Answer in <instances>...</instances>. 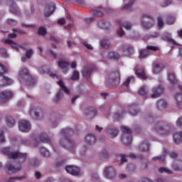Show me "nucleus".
Here are the masks:
<instances>
[{
    "label": "nucleus",
    "instance_id": "052dcab7",
    "mask_svg": "<svg viewBox=\"0 0 182 182\" xmlns=\"http://www.w3.org/2000/svg\"><path fill=\"white\" fill-rule=\"evenodd\" d=\"M118 157L120 159V164L122 165L124 163H127V159H126L127 156L123 154H119Z\"/></svg>",
    "mask_w": 182,
    "mask_h": 182
},
{
    "label": "nucleus",
    "instance_id": "a211bd4d",
    "mask_svg": "<svg viewBox=\"0 0 182 182\" xmlns=\"http://www.w3.org/2000/svg\"><path fill=\"white\" fill-rule=\"evenodd\" d=\"M105 133L110 139H114L119 134V130L116 128L107 127L105 129Z\"/></svg>",
    "mask_w": 182,
    "mask_h": 182
},
{
    "label": "nucleus",
    "instance_id": "f3484780",
    "mask_svg": "<svg viewBox=\"0 0 182 182\" xmlns=\"http://www.w3.org/2000/svg\"><path fill=\"white\" fill-rule=\"evenodd\" d=\"M58 65L60 69H61L63 73H67L68 70H69V63L66 61V60H60Z\"/></svg>",
    "mask_w": 182,
    "mask_h": 182
},
{
    "label": "nucleus",
    "instance_id": "e2e57ef3",
    "mask_svg": "<svg viewBox=\"0 0 182 182\" xmlns=\"http://www.w3.org/2000/svg\"><path fill=\"white\" fill-rule=\"evenodd\" d=\"M122 26L123 28L127 29V31H130V29H132V23L129 21H125L122 23Z\"/></svg>",
    "mask_w": 182,
    "mask_h": 182
},
{
    "label": "nucleus",
    "instance_id": "0eeeda50",
    "mask_svg": "<svg viewBox=\"0 0 182 182\" xmlns=\"http://www.w3.org/2000/svg\"><path fill=\"white\" fill-rule=\"evenodd\" d=\"M29 114L33 120H41L43 117V112L39 107L33 106L29 109Z\"/></svg>",
    "mask_w": 182,
    "mask_h": 182
},
{
    "label": "nucleus",
    "instance_id": "a18cd8bd",
    "mask_svg": "<svg viewBox=\"0 0 182 182\" xmlns=\"http://www.w3.org/2000/svg\"><path fill=\"white\" fill-rule=\"evenodd\" d=\"M149 168V161L147 159H142L140 164L141 170H146Z\"/></svg>",
    "mask_w": 182,
    "mask_h": 182
},
{
    "label": "nucleus",
    "instance_id": "680f3d73",
    "mask_svg": "<svg viewBox=\"0 0 182 182\" xmlns=\"http://www.w3.org/2000/svg\"><path fill=\"white\" fill-rule=\"evenodd\" d=\"M175 21L176 18L174 16H168L166 18V23H168V25H173Z\"/></svg>",
    "mask_w": 182,
    "mask_h": 182
},
{
    "label": "nucleus",
    "instance_id": "a19ab883",
    "mask_svg": "<svg viewBox=\"0 0 182 182\" xmlns=\"http://www.w3.org/2000/svg\"><path fill=\"white\" fill-rule=\"evenodd\" d=\"M136 165L133 164H129L127 166V172L129 173V174H133L134 171H136Z\"/></svg>",
    "mask_w": 182,
    "mask_h": 182
},
{
    "label": "nucleus",
    "instance_id": "ddd939ff",
    "mask_svg": "<svg viewBox=\"0 0 182 182\" xmlns=\"http://www.w3.org/2000/svg\"><path fill=\"white\" fill-rule=\"evenodd\" d=\"M18 129L23 133H28L31 130V123L25 119H21L18 122Z\"/></svg>",
    "mask_w": 182,
    "mask_h": 182
},
{
    "label": "nucleus",
    "instance_id": "c9c22d12",
    "mask_svg": "<svg viewBox=\"0 0 182 182\" xmlns=\"http://www.w3.org/2000/svg\"><path fill=\"white\" fill-rule=\"evenodd\" d=\"M40 153L41 156H43V157H50V152H49V150H48V149L43 146L40 147Z\"/></svg>",
    "mask_w": 182,
    "mask_h": 182
},
{
    "label": "nucleus",
    "instance_id": "7ed1b4c3",
    "mask_svg": "<svg viewBox=\"0 0 182 182\" xmlns=\"http://www.w3.org/2000/svg\"><path fill=\"white\" fill-rule=\"evenodd\" d=\"M18 80L20 82L25 80L28 86H35V78L29 74L27 68H23L18 72Z\"/></svg>",
    "mask_w": 182,
    "mask_h": 182
},
{
    "label": "nucleus",
    "instance_id": "4d7b16f0",
    "mask_svg": "<svg viewBox=\"0 0 182 182\" xmlns=\"http://www.w3.org/2000/svg\"><path fill=\"white\" fill-rule=\"evenodd\" d=\"M128 157H129L130 159H139V160L143 159V156L140 154H129L128 155Z\"/></svg>",
    "mask_w": 182,
    "mask_h": 182
},
{
    "label": "nucleus",
    "instance_id": "9d476101",
    "mask_svg": "<svg viewBox=\"0 0 182 182\" xmlns=\"http://www.w3.org/2000/svg\"><path fill=\"white\" fill-rule=\"evenodd\" d=\"M116 174V168L114 166H110L104 169V176L107 180H114Z\"/></svg>",
    "mask_w": 182,
    "mask_h": 182
},
{
    "label": "nucleus",
    "instance_id": "79ce46f5",
    "mask_svg": "<svg viewBox=\"0 0 182 182\" xmlns=\"http://www.w3.org/2000/svg\"><path fill=\"white\" fill-rule=\"evenodd\" d=\"M6 122L9 127H12L15 124V119L9 115L6 117Z\"/></svg>",
    "mask_w": 182,
    "mask_h": 182
},
{
    "label": "nucleus",
    "instance_id": "7c9ffc66",
    "mask_svg": "<svg viewBox=\"0 0 182 182\" xmlns=\"http://www.w3.org/2000/svg\"><path fill=\"white\" fill-rule=\"evenodd\" d=\"M85 141L88 144H95L96 143V136L93 134H88L85 136Z\"/></svg>",
    "mask_w": 182,
    "mask_h": 182
},
{
    "label": "nucleus",
    "instance_id": "6e6d98bb",
    "mask_svg": "<svg viewBox=\"0 0 182 182\" xmlns=\"http://www.w3.org/2000/svg\"><path fill=\"white\" fill-rule=\"evenodd\" d=\"M145 120L146 122V123H149V124H153V123H154V117H153V115H147L145 117Z\"/></svg>",
    "mask_w": 182,
    "mask_h": 182
},
{
    "label": "nucleus",
    "instance_id": "c03bdc74",
    "mask_svg": "<svg viewBox=\"0 0 182 182\" xmlns=\"http://www.w3.org/2000/svg\"><path fill=\"white\" fill-rule=\"evenodd\" d=\"M119 53L116 52L111 51L108 53V58L109 59H113L114 60H117L119 59Z\"/></svg>",
    "mask_w": 182,
    "mask_h": 182
},
{
    "label": "nucleus",
    "instance_id": "5fc2aeb1",
    "mask_svg": "<svg viewBox=\"0 0 182 182\" xmlns=\"http://www.w3.org/2000/svg\"><path fill=\"white\" fill-rule=\"evenodd\" d=\"M157 25L159 26V29H163L164 26V21H163V18L161 16H159L157 18Z\"/></svg>",
    "mask_w": 182,
    "mask_h": 182
},
{
    "label": "nucleus",
    "instance_id": "6ab92c4d",
    "mask_svg": "<svg viewBox=\"0 0 182 182\" xmlns=\"http://www.w3.org/2000/svg\"><path fill=\"white\" fill-rule=\"evenodd\" d=\"M135 73L136 76L139 77V79H141L142 80H146L147 79V75L146 74V71L144 70V68L141 67L139 68H137L135 70Z\"/></svg>",
    "mask_w": 182,
    "mask_h": 182
},
{
    "label": "nucleus",
    "instance_id": "bb28decb",
    "mask_svg": "<svg viewBox=\"0 0 182 182\" xmlns=\"http://www.w3.org/2000/svg\"><path fill=\"white\" fill-rule=\"evenodd\" d=\"M9 11L11 14H14V15H17L18 16H20L21 15V10L19 9V7H18L16 3L13 2L10 5Z\"/></svg>",
    "mask_w": 182,
    "mask_h": 182
},
{
    "label": "nucleus",
    "instance_id": "393cba45",
    "mask_svg": "<svg viewBox=\"0 0 182 182\" xmlns=\"http://www.w3.org/2000/svg\"><path fill=\"white\" fill-rule=\"evenodd\" d=\"M60 134L63 139H69V136L73 134V130L70 128H64L60 130Z\"/></svg>",
    "mask_w": 182,
    "mask_h": 182
},
{
    "label": "nucleus",
    "instance_id": "f704fd0d",
    "mask_svg": "<svg viewBox=\"0 0 182 182\" xmlns=\"http://www.w3.org/2000/svg\"><path fill=\"white\" fill-rule=\"evenodd\" d=\"M139 149V151H149L150 150V144L148 141L143 142Z\"/></svg>",
    "mask_w": 182,
    "mask_h": 182
},
{
    "label": "nucleus",
    "instance_id": "dca6fc26",
    "mask_svg": "<svg viewBox=\"0 0 182 182\" xmlns=\"http://www.w3.org/2000/svg\"><path fill=\"white\" fill-rule=\"evenodd\" d=\"M12 83H14V80L4 76V73L0 74V87H4V86H9L12 85Z\"/></svg>",
    "mask_w": 182,
    "mask_h": 182
},
{
    "label": "nucleus",
    "instance_id": "9b49d317",
    "mask_svg": "<svg viewBox=\"0 0 182 182\" xmlns=\"http://www.w3.org/2000/svg\"><path fill=\"white\" fill-rule=\"evenodd\" d=\"M14 97V92L11 90L0 92V103H8Z\"/></svg>",
    "mask_w": 182,
    "mask_h": 182
},
{
    "label": "nucleus",
    "instance_id": "2eb2a0df",
    "mask_svg": "<svg viewBox=\"0 0 182 182\" xmlns=\"http://www.w3.org/2000/svg\"><path fill=\"white\" fill-rule=\"evenodd\" d=\"M65 171L71 176H80V168L77 166L68 165L65 167Z\"/></svg>",
    "mask_w": 182,
    "mask_h": 182
},
{
    "label": "nucleus",
    "instance_id": "e433bc0d",
    "mask_svg": "<svg viewBox=\"0 0 182 182\" xmlns=\"http://www.w3.org/2000/svg\"><path fill=\"white\" fill-rule=\"evenodd\" d=\"M164 69V65L161 63H157L154 65L153 72L154 73H160L161 70Z\"/></svg>",
    "mask_w": 182,
    "mask_h": 182
},
{
    "label": "nucleus",
    "instance_id": "473e14b6",
    "mask_svg": "<svg viewBox=\"0 0 182 182\" xmlns=\"http://www.w3.org/2000/svg\"><path fill=\"white\" fill-rule=\"evenodd\" d=\"M98 28L100 29H109V26H110V23H109L106 20H101L97 23Z\"/></svg>",
    "mask_w": 182,
    "mask_h": 182
},
{
    "label": "nucleus",
    "instance_id": "aec40b11",
    "mask_svg": "<svg viewBox=\"0 0 182 182\" xmlns=\"http://www.w3.org/2000/svg\"><path fill=\"white\" fill-rule=\"evenodd\" d=\"M163 92H164V88L163 87V86L160 85L157 87H155L154 88V92L151 95V97H152V99L159 97L160 95H162Z\"/></svg>",
    "mask_w": 182,
    "mask_h": 182
},
{
    "label": "nucleus",
    "instance_id": "f257e3e1",
    "mask_svg": "<svg viewBox=\"0 0 182 182\" xmlns=\"http://www.w3.org/2000/svg\"><path fill=\"white\" fill-rule=\"evenodd\" d=\"M4 154L7 156L9 159L12 160H17L19 164H23L26 161V157H28V154L22 153L19 151H14V149L11 147H6L2 150Z\"/></svg>",
    "mask_w": 182,
    "mask_h": 182
},
{
    "label": "nucleus",
    "instance_id": "864d4df0",
    "mask_svg": "<svg viewBox=\"0 0 182 182\" xmlns=\"http://www.w3.org/2000/svg\"><path fill=\"white\" fill-rule=\"evenodd\" d=\"M100 156L102 160H106L107 157H109V154L107 153V151H106V149H104L100 153Z\"/></svg>",
    "mask_w": 182,
    "mask_h": 182
},
{
    "label": "nucleus",
    "instance_id": "de8ad7c7",
    "mask_svg": "<svg viewBox=\"0 0 182 182\" xmlns=\"http://www.w3.org/2000/svg\"><path fill=\"white\" fill-rule=\"evenodd\" d=\"M173 4V0H164L160 3V6L161 8H167V6H170Z\"/></svg>",
    "mask_w": 182,
    "mask_h": 182
},
{
    "label": "nucleus",
    "instance_id": "5701e85b",
    "mask_svg": "<svg viewBox=\"0 0 182 182\" xmlns=\"http://www.w3.org/2000/svg\"><path fill=\"white\" fill-rule=\"evenodd\" d=\"M56 6L53 4L51 5H47L45 9V16L46 18H49L50 15H52L55 12Z\"/></svg>",
    "mask_w": 182,
    "mask_h": 182
},
{
    "label": "nucleus",
    "instance_id": "20e7f679",
    "mask_svg": "<svg viewBox=\"0 0 182 182\" xmlns=\"http://www.w3.org/2000/svg\"><path fill=\"white\" fill-rule=\"evenodd\" d=\"M58 85L61 87L55 94V96L53 99V102L54 103H59L60 100H62V98L63 97V92L64 93H66L67 95H70V91L66 86H65V82H63V80L62 79H60L57 81Z\"/></svg>",
    "mask_w": 182,
    "mask_h": 182
},
{
    "label": "nucleus",
    "instance_id": "338daca9",
    "mask_svg": "<svg viewBox=\"0 0 182 182\" xmlns=\"http://www.w3.org/2000/svg\"><path fill=\"white\" fill-rule=\"evenodd\" d=\"M30 164L33 167H38V166L39 165V161L36 159H33L30 161Z\"/></svg>",
    "mask_w": 182,
    "mask_h": 182
},
{
    "label": "nucleus",
    "instance_id": "3c124183",
    "mask_svg": "<svg viewBox=\"0 0 182 182\" xmlns=\"http://www.w3.org/2000/svg\"><path fill=\"white\" fill-rule=\"evenodd\" d=\"M133 4H134V0L129 1V4L124 6V7L122 9V11H131Z\"/></svg>",
    "mask_w": 182,
    "mask_h": 182
},
{
    "label": "nucleus",
    "instance_id": "cd10ccee",
    "mask_svg": "<svg viewBox=\"0 0 182 182\" xmlns=\"http://www.w3.org/2000/svg\"><path fill=\"white\" fill-rule=\"evenodd\" d=\"M173 140L176 144L182 143V132H177L173 134Z\"/></svg>",
    "mask_w": 182,
    "mask_h": 182
},
{
    "label": "nucleus",
    "instance_id": "0e129e2a",
    "mask_svg": "<svg viewBox=\"0 0 182 182\" xmlns=\"http://www.w3.org/2000/svg\"><path fill=\"white\" fill-rule=\"evenodd\" d=\"M71 80H79V72L74 70L71 76Z\"/></svg>",
    "mask_w": 182,
    "mask_h": 182
},
{
    "label": "nucleus",
    "instance_id": "c756f323",
    "mask_svg": "<svg viewBox=\"0 0 182 182\" xmlns=\"http://www.w3.org/2000/svg\"><path fill=\"white\" fill-rule=\"evenodd\" d=\"M139 112H140V109L139 108V106H137L136 105L129 106V112L132 116H137Z\"/></svg>",
    "mask_w": 182,
    "mask_h": 182
},
{
    "label": "nucleus",
    "instance_id": "37998d69",
    "mask_svg": "<svg viewBox=\"0 0 182 182\" xmlns=\"http://www.w3.org/2000/svg\"><path fill=\"white\" fill-rule=\"evenodd\" d=\"M168 79L172 85H176V83H177V78H176V75L174 73L168 74Z\"/></svg>",
    "mask_w": 182,
    "mask_h": 182
},
{
    "label": "nucleus",
    "instance_id": "8fccbe9b",
    "mask_svg": "<svg viewBox=\"0 0 182 182\" xmlns=\"http://www.w3.org/2000/svg\"><path fill=\"white\" fill-rule=\"evenodd\" d=\"M149 92V90H147V87L146 86L141 87L139 90L138 91V94L140 96H146L147 93Z\"/></svg>",
    "mask_w": 182,
    "mask_h": 182
},
{
    "label": "nucleus",
    "instance_id": "b1692460",
    "mask_svg": "<svg viewBox=\"0 0 182 182\" xmlns=\"http://www.w3.org/2000/svg\"><path fill=\"white\" fill-rule=\"evenodd\" d=\"M162 41H165L166 42H168L169 43H172L173 45H178L180 46V44H177L174 39L171 38V34L168 33H165L161 36Z\"/></svg>",
    "mask_w": 182,
    "mask_h": 182
},
{
    "label": "nucleus",
    "instance_id": "58836bf2",
    "mask_svg": "<svg viewBox=\"0 0 182 182\" xmlns=\"http://www.w3.org/2000/svg\"><path fill=\"white\" fill-rule=\"evenodd\" d=\"M100 45L103 49H107L110 47V42L109 41V39L103 38L100 42Z\"/></svg>",
    "mask_w": 182,
    "mask_h": 182
},
{
    "label": "nucleus",
    "instance_id": "a878e982",
    "mask_svg": "<svg viewBox=\"0 0 182 182\" xmlns=\"http://www.w3.org/2000/svg\"><path fill=\"white\" fill-rule=\"evenodd\" d=\"M8 174H14L17 173V171H21V167L15 168L11 163H8L6 166Z\"/></svg>",
    "mask_w": 182,
    "mask_h": 182
},
{
    "label": "nucleus",
    "instance_id": "13d9d810",
    "mask_svg": "<svg viewBox=\"0 0 182 182\" xmlns=\"http://www.w3.org/2000/svg\"><path fill=\"white\" fill-rule=\"evenodd\" d=\"M38 33L41 36H45V35H46V28L43 26H40L38 30Z\"/></svg>",
    "mask_w": 182,
    "mask_h": 182
},
{
    "label": "nucleus",
    "instance_id": "69168bd1",
    "mask_svg": "<svg viewBox=\"0 0 182 182\" xmlns=\"http://www.w3.org/2000/svg\"><path fill=\"white\" fill-rule=\"evenodd\" d=\"M31 141L29 139H23L21 140L20 144H22L23 146H31Z\"/></svg>",
    "mask_w": 182,
    "mask_h": 182
},
{
    "label": "nucleus",
    "instance_id": "ea45409f",
    "mask_svg": "<svg viewBox=\"0 0 182 182\" xmlns=\"http://www.w3.org/2000/svg\"><path fill=\"white\" fill-rule=\"evenodd\" d=\"M125 56H130L134 53V49L131 46H128L124 50Z\"/></svg>",
    "mask_w": 182,
    "mask_h": 182
},
{
    "label": "nucleus",
    "instance_id": "4468645a",
    "mask_svg": "<svg viewBox=\"0 0 182 182\" xmlns=\"http://www.w3.org/2000/svg\"><path fill=\"white\" fill-rule=\"evenodd\" d=\"M159 48L153 46H147L146 49H142L139 50V59H146L149 56V50H158Z\"/></svg>",
    "mask_w": 182,
    "mask_h": 182
},
{
    "label": "nucleus",
    "instance_id": "2f4dec72",
    "mask_svg": "<svg viewBox=\"0 0 182 182\" xmlns=\"http://www.w3.org/2000/svg\"><path fill=\"white\" fill-rule=\"evenodd\" d=\"M5 43L11 45V48L14 49V50H16V52H19V49L22 48V46L18 45L16 43H14L12 40H6Z\"/></svg>",
    "mask_w": 182,
    "mask_h": 182
},
{
    "label": "nucleus",
    "instance_id": "bf43d9fd",
    "mask_svg": "<svg viewBox=\"0 0 182 182\" xmlns=\"http://www.w3.org/2000/svg\"><path fill=\"white\" fill-rule=\"evenodd\" d=\"M6 23L8 25H11V26H16L18 25V21L13 18H8Z\"/></svg>",
    "mask_w": 182,
    "mask_h": 182
},
{
    "label": "nucleus",
    "instance_id": "72a5a7b5",
    "mask_svg": "<svg viewBox=\"0 0 182 182\" xmlns=\"http://www.w3.org/2000/svg\"><path fill=\"white\" fill-rule=\"evenodd\" d=\"M168 153V151H167V149H164V152L162 155L160 156H154L151 160L152 161H164L165 159H166V154H167Z\"/></svg>",
    "mask_w": 182,
    "mask_h": 182
},
{
    "label": "nucleus",
    "instance_id": "423d86ee",
    "mask_svg": "<svg viewBox=\"0 0 182 182\" xmlns=\"http://www.w3.org/2000/svg\"><path fill=\"white\" fill-rule=\"evenodd\" d=\"M154 18L148 14H144L141 18V26L144 29H150V28H153L154 26Z\"/></svg>",
    "mask_w": 182,
    "mask_h": 182
},
{
    "label": "nucleus",
    "instance_id": "f8f14e48",
    "mask_svg": "<svg viewBox=\"0 0 182 182\" xmlns=\"http://www.w3.org/2000/svg\"><path fill=\"white\" fill-rule=\"evenodd\" d=\"M59 143L60 146H63L64 149H67V150H72L76 147L75 142L69 138H61Z\"/></svg>",
    "mask_w": 182,
    "mask_h": 182
},
{
    "label": "nucleus",
    "instance_id": "1a4fd4ad",
    "mask_svg": "<svg viewBox=\"0 0 182 182\" xmlns=\"http://www.w3.org/2000/svg\"><path fill=\"white\" fill-rule=\"evenodd\" d=\"M33 139L36 143H47L48 144H50L53 149V145L52 144V142H50V139L48 137V134H46V133L41 132L35 134L33 136Z\"/></svg>",
    "mask_w": 182,
    "mask_h": 182
},
{
    "label": "nucleus",
    "instance_id": "603ef678",
    "mask_svg": "<svg viewBox=\"0 0 182 182\" xmlns=\"http://www.w3.org/2000/svg\"><path fill=\"white\" fill-rule=\"evenodd\" d=\"M134 82V77H129L126 79V80L123 82L124 86L126 87H129V83H133Z\"/></svg>",
    "mask_w": 182,
    "mask_h": 182
},
{
    "label": "nucleus",
    "instance_id": "774afa93",
    "mask_svg": "<svg viewBox=\"0 0 182 182\" xmlns=\"http://www.w3.org/2000/svg\"><path fill=\"white\" fill-rule=\"evenodd\" d=\"M91 180L92 181H99V180H100V178H99V175H97V173H93L91 175Z\"/></svg>",
    "mask_w": 182,
    "mask_h": 182
},
{
    "label": "nucleus",
    "instance_id": "c85d7f7f",
    "mask_svg": "<svg viewBox=\"0 0 182 182\" xmlns=\"http://www.w3.org/2000/svg\"><path fill=\"white\" fill-rule=\"evenodd\" d=\"M92 72H93V68L86 67L83 69L82 75L86 79H89V77H90V75H92Z\"/></svg>",
    "mask_w": 182,
    "mask_h": 182
},
{
    "label": "nucleus",
    "instance_id": "09e8293b",
    "mask_svg": "<svg viewBox=\"0 0 182 182\" xmlns=\"http://www.w3.org/2000/svg\"><path fill=\"white\" fill-rule=\"evenodd\" d=\"M33 14H35V6H31V7L29 9H27L26 10V15L28 17L32 16V15H33Z\"/></svg>",
    "mask_w": 182,
    "mask_h": 182
},
{
    "label": "nucleus",
    "instance_id": "f03ea898",
    "mask_svg": "<svg viewBox=\"0 0 182 182\" xmlns=\"http://www.w3.org/2000/svg\"><path fill=\"white\" fill-rule=\"evenodd\" d=\"M152 129L159 134H170L171 133V124L166 121H158L152 125Z\"/></svg>",
    "mask_w": 182,
    "mask_h": 182
},
{
    "label": "nucleus",
    "instance_id": "6e6552de",
    "mask_svg": "<svg viewBox=\"0 0 182 182\" xmlns=\"http://www.w3.org/2000/svg\"><path fill=\"white\" fill-rule=\"evenodd\" d=\"M121 141L125 146H129L132 143V129L127 127H123V134Z\"/></svg>",
    "mask_w": 182,
    "mask_h": 182
},
{
    "label": "nucleus",
    "instance_id": "39448f33",
    "mask_svg": "<svg viewBox=\"0 0 182 182\" xmlns=\"http://www.w3.org/2000/svg\"><path fill=\"white\" fill-rule=\"evenodd\" d=\"M106 82L108 85L117 86L120 83V74L119 71H114L108 74L106 77Z\"/></svg>",
    "mask_w": 182,
    "mask_h": 182
},
{
    "label": "nucleus",
    "instance_id": "412c9836",
    "mask_svg": "<svg viewBox=\"0 0 182 182\" xmlns=\"http://www.w3.org/2000/svg\"><path fill=\"white\" fill-rule=\"evenodd\" d=\"M167 106H168V104L165 100L161 99L156 102V107L158 110H166V109H167Z\"/></svg>",
    "mask_w": 182,
    "mask_h": 182
},
{
    "label": "nucleus",
    "instance_id": "4be33fe9",
    "mask_svg": "<svg viewBox=\"0 0 182 182\" xmlns=\"http://www.w3.org/2000/svg\"><path fill=\"white\" fill-rule=\"evenodd\" d=\"M96 113H97L96 109H95V107H90L85 109L84 112V114L90 117V119H93V117L96 116Z\"/></svg>",
    "mask_w": 182,
    "mask_h": 182
},
{
    "label": "nucleus",
    "instance_id": "49530a36",
    "mask_svg": "<svg viewBox=\"0 0 182 182\" xmlns=\"http://www.w3.org/2000/svg\"><path fill=\"white\" fill-rule=\"evenodd\" d=\"M159 173H161V174L163 173H166V174H173V171L168 169L166 167H161L158 169Z\"/></svg>",
    "mask_w": 182,
    "mask_h": 182
},
{
    "label": "nucleus",
    "instance_id": "4c0bfd02",
    "mask_svg": "<svg viewBox=\"0 0 182 182\" xmlns=\"http://www.w3.org/2000/svg\"><path fill=\"white\" fill-rule=\"evenodd\" d=\"M176 105L179 109H182V94H176L175 97Z\"/></svg>",
    "mask_w": 182,
    "mask_h": 182
}]
</instances>
